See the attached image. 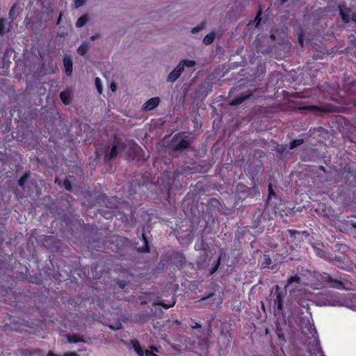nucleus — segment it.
Returning <instances> with one entry per match:
<instances>
[{
  "instance_id": "nucleus-1",
  "label": "nucleus",
  "mask_w": 356,
  "mask_h": 356,
  "mask_svg": "<svg viewBox=\"0 0 356 356\" xmlns=\"http://www.w3.org/2000/svg\"><path fill=\"white\" fill-rule=\"evenodd\" d=\"M296 28L298 31V40L301 47L309 44L314 50V59H323L327 55V51L322 45L313 42L319 38H324V35L319 30L322 24H297Z\"/></svg>"
},
{
  "instance_id": "nucleus-2",
  "label": "nucleus",
  "mask_w": 356,
  "mask_h": 356,
  "mask_svg": "<svg viewBox=\"0 0 356 356\" xmlns=\"http://www.w3.org/2000/svg\"><path fill=\"white\" fill-rule=\"evenodd\" d=\"M284 234L289 236V241L291 249H296L300 246L304 241V238L309 236L307 231H298L296 229H286Z\"/></svg>"
},
{
  "instance_id": "nucleus-3",
  "label": "nucleus",
  "mask_w": 356,
  "mask_h": 356,
  "mask_svg": "<svg viewBox=\"0 0 356 356\" xmlns=\"http://www.w3.org/2000/svg\"><path fill=\"white\" fill-rule=\"evenodd\" d=\"M255 192L254 188H249L243 183H238L235 189V197L237 200H243L248 197L254 196Z\"/></svg>"
},
{
  "instance_id": "nucleus-4",
  "label": "nucleus",
  "mask_w": 356,
  "mask_h": 356,
  "mask_svg": "<svg viewBox=\"0 0 356 356\" xmlns=\"http://www.w3.org/2000/svg\"><path fill=\"white\" fill-rule=\"evenodd\" d=\"M189 146L190 142L179 134H175L171 140L170 147L174 151H182L186 149Z\"/></svg>"
},
{
  "instance_id": "nucleus-5",
  "label": "nucleus",
  "mask_w": 356,
  "mask_h": 356,
  "mask_svg": "<svg viewBox=\"0 0 356 356\" xmlns=\"http://www.w3.org/2000/svg\"><path fill=\"white\" fill-rule=\"evenodd\" d=\"M222 298L220 295H216L214 293H209L208 295L202 297L199 300L196 301V304H202L204 305H220L222 302Z\"/></svg>"
},
{
  "instance_id": "nucleus-6",
  "label": "nucleus",
  "mask_w": 356,
  "mask_h": 356,
  "mask_svg": "<svg viewBox=\"0 0 356 356\" xmlns=\"http://www.w3.org/2000/svg\"><path fill=\"white\" fill-rule=\"evenodd\" d=\"M290 107H293L291 111H300L301 113H302L303 111H311V112H314V113L327 112L328 111V110L326 108H325L324 106H316V105H309V106H298L296 104L292 103V105L290 106Z\"/></svg>"
},
{
  "instance_id": "nucleus-7",
  "label": "nucleus",
  "mask_w": 356,
  "mask_h": 356,
  "mask_svg": "<svg viewBox=\"0 0 356 356\" xmlns=\"http://www.w3.org/2000/svg\"><path fill=\"white\" fill-rule=\"evenodd\" d=\"M286 296V292L281 290L278 286H275V296L273 299L274 307H276L278 312H282L283 309L284 298Z\"/></svg>"
},
{
  "instance_id": "nucleus-8",
  "label": "nucleus",
  "mask_w": 356,
  "mask_h": 356,
  "mask_svg": "<svg viewBox=\"0 0 356 356\" xmlns=\"http://www.w3.org/2000/svg\"><path fill=\"white\" fill-rule=\"evenodd\" d=\"M285 29H286V28L282 27L281 30L280 31L277 29H275V27L274 26L272 29V31H271L269 38L273 42L277 40L278 43L282 42L286 36Z\"/></svg>"
},
{
  "instance_id": "nucleus-9",
  "label": "nucleus",
  "mask_w": 356,
  "mask_h": 356,
  "mask_svg": "<svg viewBox=\"0 0 356 356\" xmlns=\"http://www.w3.org/2000/svg\"><path fill=\"white\" fill-rule=\"evenodd\" d=\"M184 72V69L182 65L181 66L178 64L175 69L168 74L167 76L166 81L168 82L173 83L177 81L181 76V73Z\"/></svg>"
},
{
  "instance_id": "nucleus-10",
  "label": "nucleus",
  "mask_w": 356,
  "mask_h": 356,
  "mask_svg": "<svg viewBox=\"0 0 356 356\" xmlns=\"http://www.w3.org/2000/svg\"><path fill=\"white\" fill-rule=\"evenodd\" d=\"M118 142L117 139H115L113 144L111 147V149L108 154H106L104 156V163L108 164L111 162V161L115 159L118 155Z\"/></svg>"
},
{
  "instance_id": "nucleus-11",
  "label": "nucleus",
  "mask_w": 356,
  "mask_h": 356,
  "mask_svg": "<svg viewBox=\"0 0 356 356\" xmlns=\"http://www.w3.org/2000/svg\"><path fill=\"white\" fill-rule=\"evenodd\" d=\"M160 102L161 99L159 97L150 98L143 104V110L152 111L159 106Z\"/></svg>"
},
{
  "instance_id": "nucleus-12",
  "label": "nucleus",
  "mask_w": 356,
  "mask_h": 356,
  "mask_svg": "<svg viewBox=\"0 0 356 356\" xmlns=\"http://www.w3.org/2000/svg\"><path fill=\"white\" fill-rule=\"evenodd\" d=\"M63 65L65 67V72L67 76H71L73 70V63L72 58L68 55H65L63 57Z\"/></svg>"
},
{
  "instance_id": "nucleus-13",
  "label": "nucleus",
  "mask_w": 356,
  "mask_h": 356,
  "mask_svg": "<svg viewBox=\"0 0 356 356\" xmlns=\"http://www.w3.org/2000/svg\"><path fill=\"white\" fill-rule=\"evenodd\" d=\"M141 241H143V245L138 248V252L142 253H149L150 252L149 241L145 235L144 229H143L141 233Z\"/></svg>"
},
{
  "instance_id": "nucleus-14",
  "label": "nucleus",
  "mask_w": 356,
  "mask_h": 356,
  "mask_svg": "<svg viewBox=\"0 0 356 356\" xmlns=\"http://www.w3.org/2000/svg\"><path fill=\"white\" fill-rule=\"evenodd\" d=\"M209 261L210 259H209V257L206 253L200 255L197 257L196 262L197 268L200 269L205 268L208 265Z\"/></svg>"
},
{
  "instance_id": "nucleus-15",
  "label": "nucleus",
  "mask_w": 356,
  "mask_h": 356,
  "mask_svg": "<svg viewBox=\"0 0 356 356\" xmlns=\"http://www.w3.org/2000/svg\"><path fill=\"white\" fill-rule=\"evenodd\" d=\"M60 98L65 105H69L72 100L71 91L65 90L60 93Z\"/></svg>"
},
{
  "instance_id": "nucleus-16",
  "label": "nucleus",
  "mask_w": 356,
  "mask_h": 356,
  "mask_svg": "<svg viewBox=\"0 0 356 356\" xmlns=\"http://www.w3.org/2000/svg\"><path fill=\"white\" fill-rule=\"evenodd\" d=\"M175 298L172 296L170 301L168 303H165L164 300H160L153 303L154 306H161L165 309H169L175 305Z\"/></svg>"
},
{
  "instance_id": "nucleus-17",
  "label": "nucleus",
  "mask_w": 356,
  "mask_h": 356,
  "mask_svg": "<svg viewBox=\"0 0 356 356\" xmlns=\"http://www.w3.org/2000/svg\"><path fill=\"white\" fill-rule=\"evenodd\" d=\"M131 343L138 356H144V351L138 341L134 339L131 341Z\"/></svg>"
},
{
  "instance_id": "nucleus-18",
  "label": "nucleus",
  "mask_w": 356,
  "mask_h": 356,
  "mask_svg": "<svg viewBox=\"0 0 356 356\" xmlns=\"http://www.w3.org/2000/svg\"><path fill=\"white\" fill-rule=\"evenodd\" d=\"M19 5L17 3L13 4L9 11V17L12 20H14L17 17V16L19 15Z\"/></svg>"
},
{
  "instance_id": "nucleus-19",
  "label": "nucleus",
  "mask_w": 356,
  "mask_h": 356,
  "mask_svg": "<svg viewBox=\"0 0 356 356\" xmlns=\"http://www.w3.org/2000/svg\"><path fill=\"white\" fill-rule=\"evenodd\" d=\"M13 288L9 286H5L0 283V294L3 296H7L10 294H13Z\"/></svg>"
},
{
  "instance_id": "nucleus-20",
  "label": "nucleus",
  "mask_w": 356,
  "mask_h": 356,
  "mask_svg": "<svg viewBox=\"0 0 356 356\" xmlns=\"http://www.w3.org/2000/svg\"><path fill=\"white\" fill-rule=\"evenodd\" d=\"M312 248L314 250V252L316 253V254L317 256H318L321 258L325 259L330 261V259H328L327 257V252L323 248L317 247V246H313Z\"/></svg>"
},
{
  "instance_id": "nucleus-21",
  "label": "nucleus",
  "mask_w": 356,
  "mask_h": 356,
  "mask_svg": "<svg viewBox=\"0 0 356 356\" xmlns=\"http://www.w3.org/2000/svg\"><path fill=\"white\" fill-rule=\"evenodd\" d=\"M222 251H221L220 255L218 256L217 260L214 262L213 264V267L209 270V274L213 275L214 274L219 268V266L220 265L221 259H222Z\"/></svg>"
},
{
  "instance_id": "nucleus-22",
  "label": "nucleus",
  "mask_w": 356,
  "mask_h": 356,
  "mask_svg": "<svg viewBox=\"0 0 356 356\" xmlns=\"http://www.w3.org/2000/svg\"><path fill=\"white\" fill-rule=\"evenodd\" d=\"M260 263H261V267L262 268L268 267L272 263V260H271L270 255L264 254L262 260L260 261Z\"/></svg>"
},
{
  "instance_id": "nucleus-23",
  "label": "nucleus",
  "mask_w": 356,
  "mask_h": 356,
  "mask_svg": "<svg viewBox=\"0 0 356 356\" xmlns=\"http://www.w3.org/2000/svg\"><path fill=\"white\" fill-rule=\"evenodd\" d=\"M215 38H216L215 33L211 32L210 33H209L204 36V38L203 39V43L206 45H209L213 42Z\"/></svg>"
},
{
  "instance_id": "nucleus-24",
  "label": "nucleus",
  "mask_w": 356,
  "mask_h": 356,
  "mask_svg": "<svg viewBox=\"0 0 356 356\" xmlns=\"http://www.w3.org/2000/svg\"><path fill=\"white\" fill-rule=\"evenodd\" d=\"M250 97V95H245V96H239V97H237L234 99H233L232 100V102H230V104L232 106H236V105H239L241 104V103H243L245 100H246L247 99H248Z\"/></svg>"
},
{
  "instance_id": "nucleus-25",
  "label": "nucleus",
  "mask_w": 356,
  "mask_h": 356,
  "mask_svg": "<svg viewBox=\"0 0 356 356\" xmlns=\"http://www.w3.org/2000/svg\"><path fill=\"white\" fill-rule=\"evenodd\" d=\"M331 287L341 289L344 288L343 282L341 280L332 278L331 283L330 284Z\"/></svg>"
},
{
  "instance_id": "nucleus-26",
  "label": "nucleus",
  "mask_w": 356,
  "mask_h": 356,
  "mask_svg": "<svg viewBox=\"0 0 356 356\" xmlns=\"http://www.w3.org/2000/svg\"><path fill=\"white\" fill-rule=\"evenodd\" d=\"M30 177V172H26L22 177H21L18 181L19 186L22 188H24L25 184Z\"/></svg>"
},
{
  "instance_id": "nucleus-27",
  "label": "nucleus",
  "mask_w": 356,
  "mask_h": 356,
  "mask_svg": "<svg viewBox=\"0 0 356 356\" xmlns=\"http://www.w3.org/2000/svg\"><path fill=\"white\" fill-rule=\"evenodd\" d=\"M181 66L182 65L183 69L184 70L185 67H192L195 65V61L193 60H188V59H183L181 60L179 63Z\"/></svg>"
},
{
  "instance_id": "nucleus-28",
  "label": "nucleus",
  "mask_w": 356,
  "mask_h": 356,
  "mask_svg": "<svg viewBox=\"0 0 356 356\" xmlns=\"http://www.w3.org/2000/svg\"><path fill=\"white\" fill-rule=\"evenodd\" d=\"M88 44L86 42L82 43L77 49V52L81 56H84L88 51Z\"/></svg>"
},
{
  "instance_id": "nucleus-29",
  "label": "nucleus",
  "mask_w": 356,
  "mask_h": 356,
  "mask_svg": "<svg viewBox=\"0 0 356 356\" xmlns=\"http://www.w3.org/2000/svg\"><path fill=\"white\" fill-rule=\"evenodd\" d=\"M338 8H339V14H340V15L341 17L343 22H346V23L350 22V21H349V15L343 11V6L342 5H339Z\"/></svg>"
},
{
  "instance_id": "nucleus-30",
  "label": "nucleus",
  "mask_w": 356,
  "mask_h": 356,
  "mask_svg": "<svg viewBox=\"0 0 356 356\" xmlns=\"http://www.w3.org/2000/svg\"><path fill=\"white\" fill-rule=\"evenodd\" d=\"M301 282L300 277L298 275H295L289 277L287 280L286 286L291 285L293 283L300 284Z\"/></svg>"
},
{
  "instance_id": "nucleus-31",
  "label": "nucleus",
  "mask_w": 356,
  "mask_h": 356,
  "mask_svg": "<svg viewBox=\"0 0 356 356\" xmlns=\"http://www.w3.org/2000/svg\"><path fill=\"white\" fill-rule=\"evenodd\" d=\"M150 350H146L144 353V355L145 356H158L156 353H158L159 350L157 349L156 347L154 346H151L149 347Z\"/></svg>"
},
{
  "instance_id": "nucleus-32",
  "label": "nucleus",
  "mask_w": 356,
  "mask_h": 356,
  "mask_svg": "<svg viewBox=\"0 0 356 356\" xmlns=\"http://www.w3.org/2000/svg\"><path fill=\"white\" fill-rule=\"evenodd\" d=\"M321 280L322 281H323L324 282H327V284H330L331 282H332V277L327 273H323L321 275Z\"/></svg>"
},
{
  "instance_id": "nucleus-33",
  "label": "nucleus",
  "mask_w": 356,
  "mask_h": 356,
  "mask_svg": "<svg viewBox=\"0 0 356 356\" xmlns=\"http://www.w3.org/2000/svg\"><path fill=\"white\" fill-rule=\"evenodd\" d=\"M303 143L302 139H294L290 143V148L293 149L301 145Z\"/></svg>"
},
{
  "instance_id": "nucleus-34",
  "label": "nucleus",
  "mask_w": 356,
  "mask_h": 356,
  "mask_svg": "<svg viewBox=\"0 0 356 356\" xmlns=\"http://www.w3.org/2000/svg\"><path fill=\"white\" fill-rule=\"evenodd\" d=\"M95 83L97 88V90L99 94L102 93L103 88L102 86V81L101 79L99 77H96L95 79Z\"/></svg>"
},
{
  "instance_id": "nucleus-35",
  "label": "nucleus",
  "mask_w": 356,
  "mask_h": 356,
  "mask_svg": "<svg viewBox=\"0 0 356 356\" xmlns=\"http://www.w3.org/2000/svg\"><path fill=\"white\" fill-rule=\"evenodd\" d=\"M268 202L272 198V197H277V195L276 193H275L273 188V186L272 185L270 184L268 185Z\"/></svg>"
},
{
  "instance_id": "nucleus-36",
  "label": "nucleus",
  "mask_w": 356,
  "mask_h": 356,
  "mask_svg": "<svg viewBox=\"0 0 356 356\" xmlns=\"http://www.w3.org/2000/svg\"><path fill=\"white\" fill-rule=\"evenodd\" d=\"M63 186L67 191H71L72 189L71 181L67 178L63 181Z\"/></svg>"
},
{
  "instance_id": "nucleus-37",
  "label": "nucleus",
  "mask_w": 356,
  "mask_h": 356,
  "mask_svg": "<svg viewBox=\"0 0 356 356\" xmlns=\"http://www.w3.org/2000/svg\"><path fill=\"white\" fill-rule=\"evenodd\" d=\"M261 15H262L261 10L259 9L258 10V13H257L256 17H254V19L253 20H249L248 22H256V23L261 22V19H262Z\"/></svg>"
},
{
  "instance_id": "nucleus-38",
  "label": "nucleus",
  "mask_w": 356,
  "mask_h": 356,
  "mask_svg": "<svg viewBox=\"0 0 356 356\" xmlns=\"http://www.w3.org/2000/svg\"><path fill=\"white\" fill-rule=\"evenodd\" d=\"M205 24H199L195 27L193 28L191 32L193 33H197L201 31L204 28Z\"/></svg>"
},
{
  "instance_id": "nucleus-39",
  "label": "nucleus",
  "mask_w": 356,
  "mask_h": 356,
  "mask_svg": "<svg viewBox=\"0 0 356 356\" xmlns=\"http://www.w3.org/2000/svg\"><path fill=\"white\" fill-rule=\"evenodd\" d=\"M108 327L113 330H118L122 328V325L120 322H118L115 325H108Z\"/></svg>"
},
{
  "instance_id": "nucleus-40",
  "label": "nucleus",
  "mask_w": 356,
  "mask_h": 356,
  "mask_svg": "<svg viewBox=\"0 0 356 356\" xmlns=\"http://www.w3.org/2000/svg\"><path fill=\"white\" fill-rule=\"evenodd\" d=\"M301 0H278V2L280 5H285L286 3L290 2L291 4H295L298 2H300Z\"/></svg>"
},
{
  "instance_id": "nucleus-41",
  "label": "nucleus",
  "mask_w": 356,
  "mask_h": 356,
  "mask_svg": "<svg viewBox=\"0 0 356 356\" xmlns=\"http://www.w3.org/2000/svg\"><path fill=\"white\" fill-rule=\"evenodd\" d=\"M68 340L71 343H78V342H80V341H83L81 338H79V337H78L76 336H74H74H70L68 337Z\"/></svg>"
},
{
  "instance_id": "nucleus-42",
  "label": "nucleus",
  "mask_w": 356,
  "mask_h": 356,
  "mask_svg": "<svg viewBox=\"0 0 356 356\" xmlns=\"http://www.w3.org/2000/svg\"><path fill=\"white\" fill-rule=\"evenodd\" d=\"M86 1L87 0H74V6L76 8H79L83 6Z\"/></svg>"
},
{
  "instance_id": "nucleus-43",
  "label": "nucleus",
  "mask_w": 356,
  "mask_h": 356,
  "mask_svg": "<svg viewBox=\"0 0 356 356\" xmlns=\"http://www.w3.org/2000/svg\"><path fill=\"white\" fill-rule=\"evenodd\" d=\"M117 284L119 286V288L124 289L127 286V282L125 280H118Z\"/></svg>"
},
{
  "instance_id": "nucleus-44",
  "label": "nucleus",
  "mask_w": 356,
  "mask_h": 356,
  "mask_svg": "<svg viewBox=\"0 0 356 356\" xmlns=\"http://www.w3.org/2000/svg\"><path fill=\"white\" fill-rule=\"evenodd\" d=\"M88 20H89V18H88V15H82L81 17H79L78 19V20L76 21V22H88Z\"/></svg>"
},
{
  "instance_id": "nucleus-45",
  "label": "nucleus",
  "mask_w": 356,
  "mask_h": 356,
  "mask_svg": "<svg viewBox=\"0 0 356 356\" xmlns=\"http://www.w3.org/2000/svg\"><path fill=\"white\" fill-rule=\"evenodd\" d=\"M275 45H269L268 49L266 50H262V49H259V51L261 52V53H268V52H270L272 50H273V48Z\"/></svg>"
},
{
  "instance_id": "nucleus-46",
  "label": "nucleus",
  "mask_w": 356,
  "mask_h": 356,
  "mask_svg": "<svg viewBox=\"0 0 356 356\" xmlns=\"http://www.w3.org/2000/svg\"><path fill=\"white\" fill-rule=\"evenodd\" d=\"M63 356H79L76 352H69L63 354Z\"/></svg>"
},
{
  "instance_id": "nucleus-47",
  "label": "nucleus",
  "mask_w": 356,
  "mask_h": 356,
  "mask_svg": "<svg viewBox=\"0 0 356 356\" xmlns=\"http://www.w3.org/2000/svg\"><path fill=\"white\" fill-rule=\"evenodd\" d=\"M192 328L193 329H201L202 328V325L200 323H195V325L192 326Z\"/></svg>"
},
{
  "instance_id": "nucleus-48",
  "label": "nucleus",
  "mask_w": 356,
  "mask_h": 356,
  "mask_svg": "<svg viewBox=\"0 0 356 356\" xmlns=\"http://www.w3.org/2000/svg\"><path fill=\"white\" fill-rule=\"evenodd\" d=\"M6 24H0V34L3 33L4 32V29H5V27H4V25Z\"/></svg>"
},
{
  "instance_id": "nucleus-49",
  "label": "nucleus",
  "mask_w": 356,
  "mask_h": 356,
  "mask_svg": "<svg viewBox=\"0 0 356 356\" xmlns=\"http://www.w3.org/2000/svg\"><path fill=\"white\" fill-rule=\"evenodd\" d=\"M99 36H100L99 34H95V35H94L90 37V40H92V41L95 40L96 39L99 38Z\"/></svg>"
},
{
  "instance_id": "nucleus-50",
  "label": "nucleus",
  "mask_w": 356,
  "mask_h": 356,
  "mask_svg": "<svg viewBox=\"0 0 356 356\" xmlns=\"http://www.w3.org/2000/svg\"><path fill=\"white\" fill-rule=\"evenodd\" d=\"M110 87H111V89L112 90V91H113V92H114V91H115V90H116V85H115V83H112L111 84Z\"/></svg>"
},
{
  "instance_id": "nucleus-51",
  "label": "nucleus",
  "mask_w": 356,
  "mask_h": 356,
  "mask_svg": "<svg viewBox=\"0 0 356 356\" xmlns=\"http://www.w3.org/2000/svg\"><path fill=\"white\" fill-rule=\"evenodd\" d=\"M347 306L349 308L352 309L353 310L356 311V305H347Z\"/></svg>"
},
{
  "instance_id": "nucleus-52",
  "label": "nucleus",
  "mask_w": 356,
  "mask_h": 356,
  "mask_svg": "<svg viewBox=\"0 0 356 356\" xmlns=\"http://www.w3.org/2000/svg\"><path fill=\"white\" fill-rule=\"evenodd\" d=\"M350 300H353L356 301V294H352L350 296Z\"/></svg>"
},
{
  "instance_id": "nucleus-53",
  "label": "nucleus",
  "mask_w": 356,
  "mask_h": 356,
  "mask_svg": "<svg viewBox=\"0 0 356 356\" xmlns=\"http://www.w3.org/2000/svg\"><path fill=\"white\" fill-rule=\"evenodd\" d=\"M77 28L83 27L86 24H75Z\"/></svg>"
},
{
  "instance_id": "nucleus-54",
  "label": "nucleus",
  "mask_w": 356,
  "mask_h": 356,
  "mask_svg": "<svg viewBox=\"0 0 356 356\" xmlns=\"http://www.w3.org/2000/svg\"><path fill=\"white\" fill-rule=\"evenodd\" d=\"M334 261H341V257H340L335 256V257H334Z\"/></svg>"
},
{
  "instance_id": "nucleus-55",
  "label": "nucleus",
  "mask_w": 356,
  "mask_h": 356,
  "mask_svg": "<svg viewBox=\"0 0 356 356\" xmlns=\"http://www.w3.org/2000/svg\"><path fill=\"white\" fill-rule=\"evenodd\" d=\"M351 226H352L353 228L356 229V222H353L351 223Z\"/></svg>"
},
{
  "instance_id": "nucleus-56",
  "label": "nucleus",
  "mask_w": 356,
  "mask_h": 356,
  "mask_svg": "<svg viewBox=\"0 0 356 356\" xmlns=\"http://www.w3.org/2000/svg\"><path fill=\"white\" fill-rule=\"evenodd\" d=\"M317 352H318V353H323L322 349H321L320 347H318V348H317Z\"/></svg>"
},
{
  "instance_id": "nucleus-57",
  "label": "nucleus",
  "mask_w": 356,
  "mask_h": 356,
  "mask_svg": "<svg viewBox=\"0 0 356 356\" xmlns=\"http://www.w3.org/2000/svg\"><path fill=\"white\" fill-rule=\"evenodd\" d=\"M57 23H59V22H61V17L60 15L59 16V17L58 18L57 21H56Z\"/></svg>"
},
{
  "instance_id": "nucleus-58",
  "label": "nucleus",
  "mask_w": 356,
  "mask_h": 356,
  "mask_svg": "<svg viewBox=\"0 0 356 356\" xmlns=\"http://www.w3.org/2000/svg\"><path fill=\"white\" fill-rule=\"evenodd\" d=\"M260 24H259V23L255 24V27H256V28H258V27L259 26V25H260Z\"/></svg>"
},
{
  "instance_id": "nucleus-59",
  "label": "nucleus",
  "mask_w": 356,
  "mask_h": 356,
  "mask_svg": "<svg viewBox=\"0 0 356 356\" xmlns=\"http://www.w3.org/2000/svg\"><path fill=\"white\" fill-rule=\"evenodd\" d=\"M0 22H4V19H3V18H1V19H0Z\"/></svg>"
},
{
  "instance_id": "nucleus-60",
  "label": "nucleus",
  "mask_w": 356,
  "mask_h": 356,
  "mask_svg": "<svg viewBox=\"0 0 356 356\" xmlns=\"http://www.w3.org/2000/svg\"><path fill=\"white\" fill-rule=\"evenodd\" d=\"M95 152H96L97 156H99V152L97 150Z\"/></svg>"
},
{
  "instance_id": "nucleus-61",
  "label": "nucleus",
  "mask_w": 356,
  "mask_h": 356,
  "mask_svg": "<svg viewBox=\"0 0 356 356\" xmlns=\"http://www.w3.org/2000/svg\"><path fill=\"white\" fill-rule=\"evenodd\" d=\"M257 41L259 42V36L257 37Z\"/></svg>"
},
{
  "instance_id": "nucleus-62",
  "label": "nucleus",
  "mask_w": 356,
  "mask_h": 356,
  "mask_svg": "<svg viewBox=\"0 0 356 356\" xmlns=\"http://www.w3.org/2000/svg\"><path fill=\"white\" fill-rule=\"evenodd\" d=\"M144 304H146V302H141V305H144Z\"/></svg>"
},
{
  "instance_id": "nucleus-63",
  "label": "nucleus",
  "mask_w": 356,
  "mask_h": 356,
  "mask_svg": "<svg viewBox=\"0 0 356 356\" xmlns=\"http://www.w3.org/2000/svg\"><path fill=\"white\" fill-rule=\"evenodd\" d=\"M354 106H356V101L354 103Z\"/></svg>"
},
{
  "instance_id": "nucleus-64",
  "label": "nucleus",
  "mask_w": 356,
  "mask_h": 356,
  "mask_svg": "<svg viewBox=\"0 0 356 356\" xmlns=\"http://www.w3.org/2000/svg\"><path fill=\"white\" fill-rule=\"evenodd\" d=\"M353 22H355L356 23V19H353Z\"/></svg>"
}]
</instances>
